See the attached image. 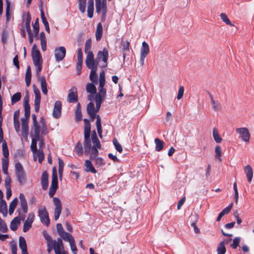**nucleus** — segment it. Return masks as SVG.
<instances>
[{
    "label": "nucleus",
    "mask_w": 254,
    "mask_h": 254,
    "mask_svg": "<svg viewBox=\"0 0 254 254\" xmlns=\"http://www.w3.org/2000/svg\"><path fill=\"white\" fill-rule=\"evenodd\" d=\"M85 64L87 67L91 69L89 75L90 80L92 83L97 84L98 75L97 74V71L98 65V61L97 60L91 62L87 60V62H85Z\"/></svg>",
    "instance_id": "obj_1"
},
{
    "label": "nucleus",
    "mask_w": 254,
    "mask_h": 254,
    "mask_svg": "<svg viewBox=\"0 0 254 254\" xmlns=\"http://www.w3.org/2000/svg\"><path fill=\"white\" fill-rule=\"evenodd\" d=\"M15 171L16 177L20 185H23L27 181L26 175L24 168L19 162L15 164Z\"/></svg>",
    "instance_id": "obj_2"
},
{
    "label": "nucleus",
    "mask_w": 254,
    "mask_h": 254,
    "mask_svg": "<svg viewBox=\"0 0 254 254\" xmlns=\"http://www.w3.org/2000/svg\"><path fill=\"white\" fill-rule=\"evenodd\" d=\"M38 216L40 218L42 223L48 226L50 224V218L49 214L45 207L43 206L39 208L38 210Z\"/></svg>",
    "instance_id": "obj_3"
},
{
    "label": "nucleus",
    "mask_w": 254,
    "mask_h": 254,
    "mask_svg": "<svg viewBox=\"0 0 254 254\" xmlns=\"http://www.w3.org/2000/svg\"><path fill=\"white\" fill-rule=\"evenodd\" d=\"M91 40L90 39H88L85 44V53L87 55L85 62L94 61H95L94 59V56L93 52L90 50L91 48Z\"/></svg>",
    "instance_id": "obj_4"
},
{
    "label": "nucleus",
    "mask_w": 254,
    "mask_h": 254,
    "mask_svg": "<svg viewBox=\"0 0 254 254\" xmlns=\"http://www.w3.org/2000/svg\"><path fill=\"white\" fill-rule=\"evenodd\" d=\"M236 132L239 134L240 138L246 142H248L250 139V133L246 127H240L236 129Z\"/></svg>",
    "instance_id": "obj_5"
},
{
    "label": "nucleus",
    "mask_w": 254,
    "mask_h": 254,
    "mask_svg": "<svg viewBox=\"0 0 254 254\" xmlns=\"http://www.w3.org/2000/svg\"><path fill=\"white\" fill-rule=\"evenodd\" d=\"M106 96V92L99 91L95 95V102H96V113L98 112L100 110L102 103L104 100Z\"/></svg>",
    "instance_id": "obj_6"
},
{
    "label": "nucleus",
    "mask_w": 254,
    "mask_h": 254,
    "mask_svg": "<svg viewBox=\"0 0 254 254\" xmlns=\"http://www.w3.org/2000/svg\"><path fill=\"white\" fill-rule=\"evenodd\" d=\"M65 55L66 49L64 47H58L55 49L54 56L57 62L62 61L64 58Z\"/></svg>",
    "instance_id": "obj_7"
},
{
    "label": "nucleus",
    "mask_w": 254,
    "mask_h": 254,
    "mask_svg": "<svg viewBox=\"0 0 254 254\" xmlns=\"http://www.w3.org/2000/svg\"><path fill=\"white\" fill-rule=\"evenodd\" d=\"M33 89L35 95L34 100V108L35 112L37 113L39 112L40 109L41 102V94L40 90L35 84L33 85Z\"/></svg>",
    "instance_id": "obj_8"
},
{
    "label": "nucleus",
    "mask_w": 254,
    "mask_h": 254,
    "mask_svg": "<svg viewBox=\"0 0 254 254\" xmlns=\"http://www.w3.org/2000/svg\"><path fill=\"white\" fill-rule=\"evenodd\" d=\"M149 53V47L148 44L144 41L142 42V46L140 50V64L141 65L144 64V60L147 55Z\"/></svg>",
    "instance_id": "obj_9"
},
{
    "label": "nucleus",
    "mask_w": 254,
    "mask_h": 254,
    "mask_svg": "<svg viewBox=\"0 0 254 254\" xmlns=\"http://www.w3.org/2000/svg\"><path fill=\"white\" fill-rule=\"evenodd\" d=\"M54 204L55 205L54 210V218L56 220H57L62 212V203L59 198L57 197H54L53 198Z\"/></svg>",
    "instance_id": "obj_10"
},
{
    "label": "nucleus",
    "mask_w": 254,
    "mask_h": 254,
    "mask_svg": "<svg viewBox=\"0 0 254 254\" xmlns=\"http://www.w3.org/2000/svg\"><path fill=\"white\" fill-rule=\"evenodd\" d=\"M67 101L69 103H75L78 101V95L77 88L73 86L68 91Z\"/></svg>",
    "instance_id": "obj_11"
},
{
    "label": "nucleus",
    "mask_w": 254,
    "mask_h": 254,
    "mask_svg": "<svg viewBox=\"0 0 254 254\" xmlns=\"http://www.w3.org/2000/svg\"><path fill=\"white\" fill-rule=\"evenodd\" d=\"M108 51L106 48H104L102 51H99L97 54V60L98 63L99 61L102 60L105 64V66L107 65V61L108 59Z\"/></svg>",
    "instance_id": "obj_12"
},
{
    "label": "nucleus",
    "mask_w": 254,
    "mask_h": 254,
    "mask_svg": "<svg viewBox=\"0 0 254 254\" xmlns=\"http://www.w3.org/2000/svg\"><path fill=\"white\" fill-rule=\"evenodd\" d=\"M34 214L33 213H30L28 214L27 219L23 225V231L24 232H27L31 228L34 220Z\"/></svg>",
    "instance_id": "obj_13"
},
{
    "label": "nucleus",
    "mask_w": 254,
    "mask_h": 254,
    "mask_svg": "<svg viewBox=\"0 0 254 254\" xmlns=\"http://www.w3.org/2000/svg\"><path fill=\"white\" fill-rule=\"evenodd\" d=\"M62 107L61 101H57L55 102L53 111V116L55 118L58 119L61 116Z\"/></svg>",
    "instance_id": "obj_14"
},
{
    "label": "nucleus",
    "mask_w": 254,
    "mask_h": 254,
    "mask_svg": "<svg viewBox=\"0 0 254 254\" xmlns=\"http://www.w3.org/2000/svg\"><path fill=\"white\" fill-rule=\"evenodd\" d=\"M99 82V85L98 88V91L101 92H106V89L104 88V86L106 83V79L105 72L104 70H102L100 73Z\"/></svg>",
    "instance_id": "obj_15"
},
{
    "label": "nucleus",
    "mask_w": 254,
    "mask_h": 254,
    "mask_svg": "<svg viewBox=\"0 0 254 254\" xmlns=\"http://www.w3.org/2000/svg\"><path fill=\"white\" fill-rule=\"evenodd\" d=\"M23 106L24 108V118H30V107L29 104V97L26 95L23 99Z\"/></svg>",
    "instance_id": "obj_16"
},
{
    "label": "nucleus",
    "mask_w": 254,
    "mask_h": 254,
    "mask_svg": "<svg viewBox=\"0 0 254 254\" xmlns=\"http://www.w3.org/2000/svg\"><path fill=\"white\" fill-rule=\"evenodd\" d=\"M84 140H88L90 139V131H91V125L88 120L87 119H84Z\"/></svg>",
    "instance_id": "obj_17"
},
{
    "label": "nucleus",
    "mask_w": 254,
    "mask_h": 254,
    "mask_svg": "<svg viewBox=\"0 0 254 254\" xmlns=\"http://www.w3.org/2000/svg\"><path fill=\"white\" fill-rule=\"evenodd\" d=\"M129 41L127 40H122L121 41V46L123 51L124 60H125L126 56L127 55L129 52Z\"/></svg>",
    "instance_id": "obj_18"
},
{
    "label": "nucleus",
    "mask_w": 254,
    "mask_h": 254,
    "mask_svg": "<svg viewBox=\"0 0 254 254\" xmlns=\"http://www.w3.org/2000/svg\"><path fill=\"white\" fill-rule=\"evenodd\" d=\"M29 119L24 118L21 119L22 133L23 135L27 136L29 131L28 121Z\"/></svg>",
    "instance_id": "obj_19"
},
{
    "label": "nucleus",
    "mask_w": 254,
    "mask_h": 254,
    "mask_svg": "<svg viewBox=\"0 0 254 254\" xmlns=\"http://www.w3.org/2000/svg\"><path fill=\"white\" fill-rule=\"evenodd\" d=\"M48 178L49 177L47 172L44 171L42 174L41 181L42 187L44 190H46L48 189L49 186Z\"/></svg>",
    "instance_id": "obj_20"
},
{
    "label": "nucleus",
    "mask_w": 254,
    "mask_h": 254,
    "mask_svg": "<svg viewBox=\"0 0 254 254\" xmlns=\"http://www.w3.org/2000/svg\"><path fill=\"white\" fill-rule=\"evenodd\" d=\"M19 199L20 201V205L22 208L23 212L26 213L28 212V206L27 200L24 194L20 193L19 194Z\"/></svg>",
    "instance_id": "obj_21"
},
{
    "label": "nucleus",
    "mask_w": 254,
    "mask_h": 254,
    "mask_svg": "<svg viewBox=\"0 0 254 254\" xmlns=\"http://www.w3.org/2000/svg\"><path fill=\"white\" fill-rule=\"evenodd\" d=\"M58 180H52V183L49 192L50 197H52L56 193L58 188Z\"/></svg>",
    "instance_id": "obj_22"
},
{
    "label": "nucleus",
    "mask_w": 254,
    "mask_h": 254,
    "mask_svg": "<svg viewBox=\"0 0 254 254\" xmlns=\"http://www.w3.org/2000/svg\"><path fill=\"white\" fill-rule=\"evenodd\" d=\"M244 171L247 176L248 182L251 183L253 177V171L252 168L250 165H247L244 168Z\"/></svg>",
    "instance_id": "obj_23"
},
{
    "label": "nucleus",
    "mask_w": 254,
    "mask_h": 254,
    "mask_svg": "<svg viewBox=\"0 0 254 254\" xmlns=\"http://www.w3.org/2000/svg\"><path fill=\"white\" fill-rule=\"evenodd\" d=\"M209 95L211 100L213 110L215 111H220L221 110V105L219 102L217 100H215L212 95L209 93Z\"/></svg>",
    "instance_id": "obj_24"
},
{
    "label": "nucleus",
    "mask_w": 254,
    "mask_h": 254,
    "mask_svg": "<svg viewBox=\"0 0 254 254\" xmlns=\"http://www.w3.org/2000/svg\"><path fill=\"white\" fill-rule=\"evenodd\" d=\"M31 56L34 64H38L42 62V56L39 51L31 52Z\"/></svg>",
    "instance_id": "obj_25"
},
{
    "label": "nucleus",
    "mask_w": 254,
    "mask_h": 254,
    "mask_svg": "<svg viewBox=\"0 0 254 254\" xmlns=\"http://www.w3.org/2000/svg\"><path fill=\"white\" fill-rule=\"evenodd\" d=\"M20 224V219L19 216L15 217L11 222L10 225V229L15 231L17 229L18 226Z\"/></svg>",
    "instance_id": "obj_26"
},
{
    "label": "nucleus",
    "mask_w": 254,
    "mask_h": 254,
    "mask_svg": "<svg viewBox=\"0 0 254 254\" xmlns=\"http://www.w3.org/2000/svg\"><path fill=\"white\" fill-rule=\"evenodd\" d=\"M94 11V0H88L87 5V15L89 18H92Z\"/></svg>",
    "instance_id": "obj_27"
},
{
    "label": "nucleus",
    "mask_w": 254,
    "mask_h": 254,
    "mask_svg": "<svg viewBox=\"0 0 254 254\" xmlns=\"http://www.w3.org/2000/svg\"><path fill=\"white\" fill-rule=\"evenodd\" d=\"M19 246L21 250L22 253H27L26 242L23 237H20L19 238Z\"/></svg>",
    "instance_id": "obj_28"
},
{
    "label": "nucleus",
    "mask_w": 254,
    "mask_h": 254,
    "mask_svg": "<svg viewBox=\"0 0 254 254\" xmlns=\"http://www.w3.org/2000/svg\"><path fill=\"white\" fill-rule=\"evenodd\" d=\"M40 81L41 82L42 91L44 95H47L48 93V90L45 77L44 76H41L40 78Z\"/></svg>",
    "instance_id": "obj_29"
},
{
    "label": "nucleus",
    "mask_w": 254,
    "mask_h": 254,
    "mask_svg": "<svg viewBox=\"0 0 254 254\" xmlns=\"http://www.w3.org/2000/svg\"><path fill=\"white\" fill-rule=\"evenodd\" d=\"M85 169V171L86 172H91L93 173H96V171L93 167L92 162L89 160H86L84 164Z\"/></svg>",
    "instance_id": "obj_30"
},
{
    "label": "nucleus",
    "mask_w": 254,
    "mask_h": 254,
    "mask_svg": "<svg viewBox=\"0 0 254 254\" xmlns=\"http://www.w3.org/2000/svg\"><path fill=\"white\" fill-rule=\"evenodd\" d=\"M44 236L45 237V239L47 241V244H58V243L60 242H59L60 241L61 243H63L62 239L61 238H58L57 240H53L52 239V237L50 235H48L46 233L44 234Z\"/></svg>",
    "instance_id": "obj_31"
},
{
    "label": "nucleus",
    "mask_w": 254,
    "mask_h": 254,
    "mask_svg": "<svg viewBox=\"0 0 254 254\" xmlns=\"http://www.w3.org/2000/svg\"><path fill=\"white\" fill-rule=\"evenodd\" d=\"M44 236L45 237V239L47 241V244H58V243L60 242H59L60 241L61 243H63L62 239L61 238H58L57 240H53L52 239V237L50 235H48L46 233L44 234Z\"/></svg>",
    "instance_id": "obj_32"
},
{
    "label": "nucleus",
    "mask_w": 254,
    "mask_h": 254,
    "mask_svg": "<svg viewBox=\"0 0 254 254\" xmlns=\"http://www.w3.org/2000/svg\"><path fill=\"white\" fill-rule=\"evenodd\" d=\"M86 90L88 93L91 94H96L97 89L93 83H88L86 86Z\"/></svg>",
    "instance_id": "obj_33"
},
{
    "label": "nucleus",
    "mask_w": 254,
    "mask_h": 254,
    "mask_svg": "<svg viewBox=\"0 0 254 254\" xmlns=\"http://www.w3.org/2000/svg\"><path fill=\"white\" fill-rule=\"evenodd\" d=\"M154 142L155 143V150L158 152L161 151L164 147V141L159 138H156L154 140Z\"/></svg>",
    "instance_id": "obj_34"
},
{
    "label": "nucleus",
    "mask_w": 254,
    "mask_h": 254,
    "mask_svg": "<svg viewBox=\"0 0 254 254\" xmlns=\"http://www.w3.org/2000/svg\"><path fill=\"white\" fill-rule=\"evenodd\" d=\"M103 32L102 25L101 23H99L97 26V29L95 33L96 39L99 41L102 38Z\"/></svg>",
    "instance_id": "obj_35"
},
{
    "label": "nucleus",
    "mask_w": 254,
    "mask_h": 254,
    "mask_svg": "<svg viewBox=\"0 0 254 254\" xmlns=\"http://www.w3.org/2000/svg\"><path fill=\"white\" fill-rule=\"evenodd\" d=\"M31 80V68L29 66L27 67L25 73V82L27 87L29 86Z\"/></svg>",
    "instance_id": "obj_36"
},
{
    "label": "nucleus",
    "mask_w": 254,
    "mask_h": 254,
    "mask_svg": "<svg viewBox=\"0 0 254 254\" xmlns=\"http://www.w3.org/2000/svg\"><path fill=\"white\" fill-rule=\"evenodd\" d=\"M8 158H2V169L3 173L8 175Z\"/></svg>",
    "instance_id": "obj_37"
},
{
    "label": "nucleus",
    "mask_w": 254,
    "mask_h": 254,
    "mask_svg": "<svg viewBox=\"0 0 254 254\" xmlns=\"http://www.w3.org/2000/svg\"><path fill=\"white\" fill-rule=\"evenodd\" d=\"M0 212H1L5 216L7 214L6 203L3 199L0 200Z\"/></svg>",
    "instance_id": "obj_38"
},
{
    "label": "nucleus",
    "mask_w": 254,
    "mask_h": 254,
    "mask_svg": "<svg viewBox=\"0 0 254 254\" xmlns=\"http://www.w3.org/2000/svg\"><path fill=\"white\" fill-rule=\"evenodd\" d=\"M59 242H60V241ZM62 243H63L59 242L58 244H47V251L48 253L49 254H50L51 252H52V250H54V252H55V250L59 248V247L61 246V244H62Z\"/></svg>",
    "instance_id": "obj_39"
},
{
    "label": "nucleus",
    "mask_w": 254,
    "mask_h": 254,
    "mask_svg": "<svg viewBox=\"0 0 254 254\" xmlns=\"http://www.w3.org/2000/svg\"><path fill=\"white\" fill-rule=\"evenodd\" d=\"M96 126L98 133L99 134V137L101 138L102 137L101 121L100 117L99 115L97 116Z\"/></svg>",
    "instance_id": "obj_40"
},
{
    "label": "nucleus",
    "mask_w": 254,
    "mask_h": 254,
    "mask_svg": "<svg viewBox=\"0 0 254 254\" xmlns=\"http://www.w3.org/2000/svg\"><path fill=\"white\" fill-rule=\"evenodd\" d=\"M75 120L76 122H79L82 119V114L81 111V107L79 103H78L76 107V109L75 112Z\"/></svg>",
    "instance_id": "obj_41"
},
{
    "label": "nucleus",
    "mask_w": 254,
    "mask_h": 254,
    "mask_svg": "<svg viewBox=\"0 0 254 254\" xmlns=\"http://www.w3.org/2000/svg\"><path fill=\"white\" fill-rule=\"evenodd\" d=\"M217 254H225L226 253V248L225 242L222 241L219 244L217 249Z\"/></svg>",
    "instance_id": "obj_42"
},
{
    "label": "nucleus",
    "mask_w": 254,
    "mask_h": 254,
    "mask_svg": "<svg viewBox=\"0 0 254 254\" xmlns=\"http://www.w3.org/2000/svg\"><path fill=\"white\" fill-rule=\"evenodd\" d=\"M213 136L216 143H219L222 141V138L219 135L218 130L216 128L213 129Z\"/></svg>",
    "instance_id": "obj_43"
},
{
    "label": "nucleus",
    "mask_w": 254,
    "mask_h": 254,
    "mask_svg": "<svg viewBox=\"0 0 254 254\" xmlns=\"http://www.w3.org/2000/svg\"><path fill=\"white\" fill-rule=\"evenodd\" d=\"M59 161V178L61 180L62 178L63 173L64 170V162L63 160H62L60 158L58 159Z\"/></svg>",
    "instance_id": "obj_44"
},
{
    "label": "nucleus",
    "mask_w": 254,
    "mask_h": 254,
    "mask_svg": "<svg viewBox=\"0 0 254 254\" xmlns=\"http://www.w3.org/2000/svg\"><path fill=\"white\" fill-rule=\"evenodd\" d=\"M2 153L4 156L3 158H8L9 152L7 144L5 141L2 142Z\"/></svg>",
    "instance_id": "obj_45"
},
{
    "label": "nucleus",
    "mask_w": 254,
    "mask_h": 254,
    "mask_svg": "<svg viewBox=\"0 0 254 254\" xmlns=\"http://www.w3.org/2000/svg\"><path fill=\"white\" fill-rule=\"evenodd\" d=\"M60 236L62 237L64 240L67 241L69 243L74 240L73 236L71 234L65 232L62 234H61Z\"/></svg>",
    "instance_id": "obj_46"
},
{
    "label": "nucleus",
    "mask_w": 254,
    "mask_h": 254,
    "mask_svg": "<svg viewBox=\"0 0 254 254\" xmlns=\"http://www.w3.org/2000/svg\"><path fill=\"white\" fill-rule=\"evenodd\" d=\"M84 146L85 153L88 154L90 152L92 148L90 139L84 140Z\"/></svg>",
    "instance_id": "obj_47"
},
{
    "label": "nucleus",
    "mask_w": 254,
    "mask_h": 254,
    "mask_svg": "<svg viewBox=\"0 0 254 254\" xmlns=\"http://www.w3.org/2000/svg\"><path fill=\"white\" fill-rule=\"evenodd\" d=\"M74 150L78 156H80L82 154L83 147L82 144L80 142L77 143L74 147Z\"/></svg>",
    "instance_id": "obj_48"
},
{
    "label": "nucleus",
    "mask_w": 254,
    "mask_h": 254,
    "mask_svg": "<svg viewBox=\"0 0 254 254\" xmlns=\"http://www.w3.org/2000/svg\"><path fill=\"white\" fill-rule=\"evenodd\" d=\"M30 21H31V17L29 12H28L27 14L26 23H25V27L27 30V33H29L31 32V27H30Z\"/></svg>",
    "instance_id": "obj_49"
},
{
    "label": "nucleus",
    "mask_w": 254,
    "mask_h": 254,
    "mask_svg": "<svg viewBox=\"0 0 254 254\" xmlns=\"http://www.w3.org/2000/svg\"><path fill=\"white\" fill-rule=\"evenodd\" d=\"M21 93L20 92H17L11 97V105H13L15 103L19 101L21 99Z\"/></svg>",
    "instance_id": "obj_50"
},
{
    "label": "nucleus",
    "mask_w": 254,
    "mask_h": 254,
    "mask_svg": "<svg viewBox=\"0 0 254 254\" xmlns=\"http://www.w3.org/2000/svg\"><path fill=\"white\" fill-rule=\"evenodd\" d=\"M34 127V137L36 139H39L40 133V127L38 124H33Z\"/></svg>",
    "instance_id": "obj_51"
},
{
    "label": "nucleus",
    "mask_w": 254,
    "mask_h": 254,
    "mask_svg": "<svg viewBox=\"0 0 254 254\" xmlns=\"http://www.w3.org/2000/svg\"><path fill=\"white\" fill-rule=\"evenodd\" d=\"M86 2V0H78L79 9L82 13L85 11Z\"/></svg>",
    "instance_id": "obj_52"
},
{
    "label": "nucleus",
    "mask_w": 254,
    "mask_h": 254,
    "mask_svg": "<svg viewBox=\"0 0 254 254\" xmlns=\"http://www.w3.org/2000/svg\"><path fill=\"white\" fill-rule=\"evenodd\" d=\"M220 18L222 20L225 22L226 24L231 25L232 26H234L233 24L231 22L229 18H228L227 15L224 13H222L220 15Z\"/></svg>",
    "instance_id": "obj_53"
},
{
    "label": "nucleus",
    "mask_w": 254,
    "mask_h": 254,
    "mask_svg": "<svg viewBox=\"0 0 254 254\" xmlns=\"http://www.w3.org/2000/svg\"><path fill=\"white\" fill-rule=\"evenodd\" d=\"M6 7L5 11L6 20L7 21H9L10 20V3L8 0H6Z\"/></svg>",
    "instance_id": "obj_54"
},
{
    "label": "nucleus",
    "mask_w": 254,
    "mask_h": 254,
    "mask_svg": "<svg viewBox=\"0 0 254 254\" xmlns=\"http://www.w3.org/2000/svg\"><path fill=\"white\" fill-rule=\"evenodd\" d=\"M98 148H96L95 146H93V147L91 149V155H90V159L93 160L94 158L97 157V156L98 154Z\"/></svg>",
    "instance_id": "obj_55"
},
{
    "label": "nucleus",
    "mask_w": 254,
    "mask_h": 254,
    "mask_svg": "<svg viewBox=\"0 0 254 254\" xmlns=\"http://www.w3.org/2000/svg\"><path fill=\"white\" fill-rule=\"evenodd\" d=\"M33 31L34 33V36L36 37L39 33V19L37 18L33 25Z\"/></svg>",
    "instance_id": "obj_56"
},
{
    "label": "nucleus",
    "mask_w": 254,
    "mask_h": 254,
    "mask_svg": "<svg viewBox=\"0 0 254 254\" xmlns=\"http://www.w3.org/2000/svg\"><path fill=\"white\" fill-rule=\"evenodd\" d=\"M101 10L102 13V21H104L106 19L107 12V3H105V2L103 3Z\"/></svg>",
    "instance_id": "obj_57"
},
{
    "label": "nucleus",
    "mask_w": 254,
    "mask_h": 254,
    "mask_svg": "<svg viewBox=\"0 0 254 254\" xmlns=\"http://www.w3.org/2000/svg\"><path fill=\"white\" fill-rule=\"evenodd\" d=\"M113 142L116 148V149L120 153H122L123 151V148L121 145L118 141V140L116 138H114Z\"/></svg>",
    "instance_id": "obj_58"
},
{
    "label": "nucleus",
    "mask_w": 254,
    "mask_h": 254,
    "mask_svg": "<svg viewBox=\"0 0 254 254\" xmlns=\"http://www.w3.org/2000/svg\"><path fill=\"white\" fill-rule=\"evenodd\" d=\"M87 114H90L92 113H95V109L94 104L92 102H90L87 106Z\"/></svg>",
    "instance_id": "obj_59"
},
{
    "label": "nucleus",
    "mask_w": 254,
    "mask_h": 254,
    "mask_svg": "<svg viewBox=\"0 0 254 254\" xmlns=\"http://www.w3.org/2000/svg\"><path fill=\"white\" fill-rule=\"evenodd\" d=\"M215 157L218 159L219 160H221L220 157L222 155V151L221 147L219 145H217L215 147Z\"/></svg>",
    "instance_id": "obj_60"
},
{
    "label": "nucleus",
    "mask_w": 254,
    "mask_h": 254,
    "mask_svg": "<svg viewBox=\"0 0 254 254\" xmlns=\"http://www.w3.org/2000/svg\"><path fill=\"white\" fill-rule=\"evenodd\" d=\"M0 231L5 233L7 231V227L4 221L0 217Z\"/></svg>",
    "instance_id": "obj_61"
},
{
    "label": "nucleus",
    "mask_w": 254,
    "mask_h": 254,
    "mask_svg": "<svg viewBox=\"0 0 254 254\" xmlns=\"http://www.w3.org/2000/svg\"><path fill=\"white\" fill-rule=\"evenodd\" d=\"M39 139H36L35 137L32 139L31 149L33 152H35L37 151V141Z\"/></svg>",
    "instance_id": "obj_62"
},
{
    "label": "nucleus",
    "mask_w": 254,
    "mask_h": 254,
    "mask_svg": "<svg viewBox=\"0 0 254 254\" xmlns=\"http://www.w3.org/2000/svg\"><path fill=\"white\" fill-rule=\"evenodd\" d=\"M96 11V12L99 13L102 9L103 3H101V0H95Z\"/></svg>",
    "instance_id": "obj_63"
},
{
    "label": "nucleus",
    "mask_w": 254,
    "mask_h": 254,
    "mask_svg": "<svg viewBox=\"0 0 254 254\" xmlns=\"http://www.w3.org/2000/svg\"><path fill=\"white\" fill-rule=\"evenodd\" d=\"M240 238L239 237H236L234 239L233 241V243L231 245V247L233 249H236L240 243Z\"/></svg>",
    "instance_id": "obj_64"
}]
</instances>
